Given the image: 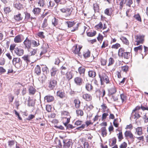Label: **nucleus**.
I'll return each instance as SVG.
<instances>
[{
    "label": "nucleus",
    "instance_id": "obj_28",
    "mask_svg": "<svg viewBox=\"0 0 148 148\" xmlns=\"http://www.w3.org/2000/svg\"><path fill=\"white\" fill-rule=\"evenodd\" d=\"M143 48V46L142 45L135 47L134 49V50L135 55L137 54L138 52V51H142Z\"/></svg>",
    "mask_w": 148,
    "mask_h": 148
},
{
    "label": "nucleus",
    "instance_id": "obj_44",
    "mask_svg": "<svg viewBox=\"0 0 148 148\" xmlns=\"http://www.w3.org/2000/svg\"><path fill=\"white\" fill-rule=\"evenodd\" d=\"M31 40V44H32L33 47H37L39 45V43L38 41H36L33 40Z\"/></svg>",
    "mask_w": 148,
    "mask_h": 148
},
{
    "label": "nucleus",
    "instance_id": "obj_56",
    "mask_svg": "<svg viewBox=\"0 0 148 148\" xmlns=\"http://www.w3.org/2000/svg\"><path fill=\"white\" fill-rule=\"evenodd\" d=\"M122 103H123L126 99V96L123 94H121L120 95Z\"/></svg>",
    "mask_w": 148,
    "mask_h": 148
},
{
    "label": "nucleus",
    "instance_id": "obj_4",
    "mask_svg": "<svg viewBox=\"0 0 148 148\" xmlns=\"http://www.w3.org/2000/svg\"><path fill=\"white\" fill-rule=\"evenodd\" d=\"M63 117V122L66 121L65 124L69 123L70 121L71 116L69 115V113L66 111H64L62 113Z\"/></svg>",
    "mask_w": 148,
    "mask_h": 148
},
{
    "label": "nucleus",
    "instance_id": "obj_64",
    "mask_svg": "<svg viewBox=\"0 0 148 148\" xmlns=\"http://www.w3.org/2000/svg\"><path fill=\"white\" fill-rule=\"evenodd\" d=\"M103 38V36L100 34H99L98 37H97V39L101 42L102 41Z\"/></svg>",
    "mask_w": 148,
    "mask_h": 148
},
{
    "label": "nucleus",
    "instance_id": "obj_25",
    "mask_svg": "<svg viewBox=\"0 0 148 148\" xmlns=\"http://www.w3.org/2000/svg\"><path fill=\"white\" fill-rule=\"evenodd\" d=\"M72 51L73 53L75 54H78L79 55L80 53L79 52V51H78L77 45H75L73 47Z\"/></svg>",
    "mask_w": 148,
    "mask_h": 148
},
{
    "label": "nucleus",
    "instance_id": "obj_19",
    "mask_svg": "<svg viewBox=\"0 0 148 148\" xmlns=\"http://www.w3.org/2000/svg\"><path fill=\"white\" fill-rule=\"evenodd\" d=\"M27 105L29 107H34L35 103V101L34 100L32 99L29 97L27 101Z\"/></svg>",
    "mask_w": 148,
    "mask_h": 148
},
{
    "label": "nucleus",
    "instance_id": "obj_45",
    "mask_svg": "<svg viewBox=\"0 0 148 148\" xmlns=\"http://www.w3.org/2000/svg\"><path fill=\"white\" fill-rule=\"evenodd\" d=\"M76 112L77 116H82L84 115L83 112L81 110H76Z\"/></svg>",
    "mask_w": 148,
    "mask_h": 148
},
{
    "label": "nucleus",
    "instance_id": "obj_27",
    "mask_svg": "<svg viewBox=\"0 0 148 148\" xmlns=\"http://www.w3.org/2000/svg\"><path fill=\"white\" fill-rule=\"evenodd\" d=\"M85 88L86 90L88 91H91L93 88V86H92L91 84L89 83L86 84L85 86Z\"/></svg>",
    "mask_w": 148,
    "mask_h": 148
},
{
    "label": "nucleus",
    "instance_id": "obj_5",
    "mask_svg": "<svg viewBox=\"0 0 148 148\" xmlns=\"http://www.w3.org/2000/svg\"><path fill=\"white\" fill-rule=\"evenodd\" d=\"M32 40H30L28 37H27L23 42V44L25 45V48L27 49L28 51L31 47Z\"/></svg>",
    "mask_w": 148,
    "mask_h": 148
},
{
    "label": "nucleus",
    "instance_id": "obj_59",
    "mask_svg": "<svg viewBox=\"0 0 148 148\" xmlns=\"http://www.w3.org/2000/svg\"><path fill=\"white\" fill-rule=\"evenodd\" d=\"M96 34V31H94L93 32H89L87 34V36L89 37H92L95 36Z\"/></svg>",
    "mask_w": 148,
    "mask_h": 148
},
{
    "label": "nucleus",
    "instance_id": "obj_20",
    "mask_svg": "<svg viewBox=\"0 0 148 148\" xmlns=\"http://www.w3.org/2000/svg\"><path fill=\"white\" fill-rule=\"evenodd\" d=\"M82 79L79 77H77L74 79L75 83L78 85H81L82 84Z\"/></svg>",
    "mask_w": 148,
    "mask_h": 148
},
{
    "label": "nucleus",
    "instance_id": "obj_58",
    "mask_svg": "<svg viewBox=\"0 0 148 148\" xmlns=\"http://www.w3.org/2000/svg\"><path fill=\"white\" fill-rule=\"evenodd\" d=\"M93 9L95 12L98 11L99 7L97 3H95L93 4Z\"/></svg>",
    "mask_w": 148,
    "mask_h": 148
},
{
    "label": "nucleus",
    "instance_id": "obj_40",
    "mask_svg": "<svg viewBox=\"0 0 148 148\" xmlns=\"http://www.w3.org/2000/svg\"><path fill=\"white\" fill-rule=\"evenodd\" d=\"M112 9L111 8L106 9L104 11L105 13L108 15L110 16L112 14Z\"/></svg>",
    "mask_w": 148,
    "mask_h": 148
},
{
    "label": "nucleus",
    "instance_id": "obj_18",
    "mask_svg": "<svg viewBox=\"0 0 148 148\" xmlns=\"http://www.w3.org/2000/svg\"><path fill=\"white\" fill-rule=\"evenodd\" d=\"M14 18L16 21H20L23 19V17L22 16L21 14L19 13L14 15Z\"/></svg>",
    "mask_w": 148,
    "mask_h": 148
},
{
    "label": "nucleus",
    "instance_id": "obj_23",
    "mask_svg": "<svg viewBox=\"0 0 148 148\" xmlns=\"http://www.w3.org/2000/svg\"><path fill=\"white\" fill-rule=\"evenodd\" d=\"M72 145V142L70 140H68L66 141V142L63 146V148H68Z\"/></svg>",
    "mask_w": 148,
    "mask_h": 148
},
{
    "label": "nucleus",
    "instance_id": "obj_29",
    "mask_svg": "<svg viewBox=\"0 0 148 148\" xmlns=\"http://www.w3.org/2000/svg\"><path fill=\"white\" fill-rule=\"evenodd\" d=\"M14 6L15 8L18 10H20L21 9L23 8V5L19 2H17L14 4Z\"/></svg>",
    "mask_w": 148,
    "mask_h": 148
},
{
    "label": "nucleus",
    "instance_id": "obj_47",
    "mask_svg": "<svg viewBox=\"0 0 148 148\" xmlns=\"http://www.w3.org/2000/svg\"><path fill=\"white\" fill-rule=\"evenodd\" d=\"M58 20L56 18H54L52 20V24L55 26H56L58 24Z\"/></svg>",
    "mask_w": 148,
    "mask_h": 148
},
{
    "label": "nucleus",
    "instance_id": "obj_52",
    "mask_svg": "<svg viewBox=\"0 0 148 148\" xmlns=\"http://www.w3.org/2000/svg\"><path fill=\"white\" fill-rule=\"evenodd\" d=\"M66 23L67 24L68 26L69 27H71L75 25V23L73 22L67 21Z\"/></svg>",
    "mask_w": 148,
    "mask_h": 148
},
{
    "label": "nucleus",
    "instance_id": "obj_38",
    "mask_svg": "<svg viewBox=\"0 0 148 148\" xmlns=\"http://www.w3.org/2000/svg\"><path fill=\"white\" fill-rule=\"evenodd\" d=\"M46 0H38V5L40 7H43L45 5L46 2Z\"/></svg>",
    "mask_w": 148,
    "mask_h": 148
},
{
    "label": "nucleus",
    "instance_id": "obj_17",
    "mask_svg": "<svg viewBox=\"0 0 148 148\" xmlns=\"http://www.w3.org/2000/svg\"><path fill=\"white\" fill-rule=\"evenodd\" d=\"M135 133L139 136H141L143 134L142 127H138L135 129Z\"/></svg>",
    "mask_w": 148,
    "mask_h": 148
},
{
    "label": "nucleus",
    "instance_id": "obj_32",
    "mask_svg": "<svg viewBox=\"0 0 148 148\" xmlns=\"http://www.w3.org/2000/svg\"><path fill=\"white\" fill-rule=\"evenodd\" d=\"M88 74L89 77L94 78L96 75V73L94 71L91 70L90 71L88 72Z\"/></svg>",
    "mask_w": 148,
    "mask_h": 148
},
{
    "label": "nucleus",
    "instance_id": "obj_51",
    "mask_svg": "<svg viewBox=\"0 0 148 148\" xmlns=\"http://www.w3.org/2000/svg\"><path fill=\"white\" fill-rule=\"evenodd\" d=\"M134 18L136 20H137L138 21L141 22V17L138 14H135L134 16Z\"/></svg>",
    "mask_w": 148,
    "mask_h": 148
},
{
    "label": "nucleus",
    "instance_id": "obj_34",
    "mask_svg": "<svg viewBox=\"0 0 148 148\" xmlns=\"http://www.w3.org/2000/svg\"><path fill=\"white\" fill-rule=\"evenodd\" d=\"M45 99L47 101V102H49L53 101L54 98L52 96H47L45 97Z\"/></svg>",
    "mask_w": 148,
    "mask_h": 148
},
{
    "label": "nucleus",
    "instance_id": "obj_9",
    "mask_svg": "<svg viewBox=\"0 0 148 148\" xmlns=\"http://www.w3.org/2000/svg\"><path fill=\"white\" fill-rule=\"evenodd\" d=\"M58 69L55 67H53L50 70L51 76L52 77L55 78L57 76V73L58 72Z\"/></svg>",
    "mask_w": 148,
    "mask_h": 148
},
{
    "label": "nucleus",
    "instance_id": "obj_42",
    "mask_svg": "<svg viewBox=\"0 0 148 148\" xmlns=\"http://www.w3.org/2000/svg\"><path fill=\"white\" fill-rule=\"evenodd\" d=\"M120 39L126 45H129V42L128 40L126 37L124 36H122L120 38Z\"/></svg>",
    "mask_w": 148,
    "mask_h": 148
},
{
    "label": "nucleus",
    "instance_id": "obj_39",
    "mask_svg": "<svg viewBox=\"0 0 148 148\" xmlns=\"http://www.w3.org/2000/svg\"><path fill=\"white\" fill-rule=\"evenodd\" d=\"M25 20L28 21H31L32 19V17H31V15L30 14L26 12L25 13Z\"/></svg>",
    "mask_w": 148,
    "mask_h": 148
},
{
    "label": "nucleus",
    "instance_id": "obj_1",
    "mask_svg": "<svg viewBox=\"0 0 148 148\" xmlns=\"http://www.w3.org/2000/svg\"><path fill=\"white\" fill-rule=\"evenodd\" d=\"M99 76L100 79L101 85H104L105 84H107L110 83V81L109 78L107 75L104 73H102L99 75Z\"/></svg>",
    "mask_w": 148,
    "mask_h": 148
},
{
    "label": "nucleus",
    "instance_id": "obj_15",
    "mask_svg": "<svg viewBox=\"0 0 148 148\" xmlns=\"http://www.w3.org/2000/svg\"><path fill=\"white\" fill-rule=\"evenodd\" d=\"M82 98L86 101H89L92 99V96L91 95L88 94H84L82 95Z\"/></svg>",
    "mask_w": 148,
    "mask_h": 148
},
{
    "label": "nucleus",
    "instance_id": "obj_3",
    "mask_svg": "<svg viewBox=\"0 0 148 148\" xmlns=\"http://www.w3.org/2000/svg\"><path fill=\"white\" fill-rule=\"evenodd\" d=\"M73 10V8L72 7L68 8L66 7H64L60 10V11L65 13V16L66 17L69 16L71 14V12Z\"/></svg>",
    "mask_w": 148,
    "mask_h": 148
},
{
    "label": "nucleus",
    "instance_id": "obj_35",
    "mask_svg": "<svg viewBox=\"0 0 148 148\" xmlns=\"http://www.w3.org/2000/svg\"><path fill=\"white\" fill-rule=\"evenodd\" d=\"M32 12L34 14L36 15H38L40 14V9L38 8H36L34 9Z\"/></svg>",
    "mask_w": 148,
    "mask_h": 148
},
{
    "label": "nucleus",
    "instance_id": "obj_6",
    "mask_svg": "<svg viewBox=\"0 0 148 148\" xmlns=\"http://www.w3.org/2000/svg\"><path fill=\"white\" fill-rule=\"evenodd\" d=\"M82 121H77L75 122V126H76V127L81 125L80 126L76 128V130H81L84 128L85 125V124H82Z\"/></svg>",
    "mask_w": 148,
    "mask_h": 148
},
{
    "label": "nucleus",
    "instance_id": "obj_62",
    "mask_svg": "<svg viewBox=\"0 0 148 148\" xmlns=\"http://www.w3.org/2000/svg\"><path fill=\"white\" fill-rule=\"evenodd\" d=\"M126 1V0H121V1L119 3L120 8H122L123 6V5L125 3Z\"/></svg>",
    "mask_w": 148,
    "mask_h": 148
},
{
    "label": "nucleus",
    "instance_id": "obj_26",
    "mask_svg": "<svg viewBox=\"0 0 148 148\" xmlns=\"http://www.w3.org/2000/svg\"><path fill=\"white\" fill-rule=\"evenodd\" d=\"M75 105V107L76 108H78L80 107V101L79 99H75L74 101Z\"/></svg>",
    "mask_w": 148,
    "mask_h": 148
},
{
    "label": "nucleus",
    "instance_id": "obj_57",
    "mask_svg": "<svg viewBox=\"0 0 148 148\" xmlns=\"http://www.w3.org/2000/svg\"><path fill=\"white\" fill-rule=\"evenodd\" d=\"M120 46H121V45L119 44L118 43H116L115 44L113 45L112 46L111 48L112 49H117Z\"/></svg>",
    "mask_w": 148,
    "mask_h": 148
},
{
    "label": "nucleus",
    "instance_id": "obj_14",
    "mask_svg": "<svg viewBox=\"0 0 148 148\" xmlns=\"http://www.w3.org/2000/svg\"><path fill=\"white\" fill-rule=\"evenodd\" d=\"M85 71V69L84 67L81 66L78 68V72L80 75L82 77H84V76Z\"/></svg>",
    "mask_w": 148,
    "mask_h": 148
},
{
    "label": "nucleus",
    "instance_id": "obj_10",
    "mask_svg": "<svg viewBox=\"0 0 148 148\" xmlns=\"http://www.w3.org/2000/svg\"><path fill=\"white\" fill-rule=\"evenodd\" d=\"M65 75L66 78L68 81H69L72 79L74 75L73 71H68L65 73Z\"/></svg>",
    "mask_w": 148,
    "mask_h": 148
},
{
    "label": "nucleus",
    "instance_id": "obj_33",
    "mask_svg": "<svg viewBox=\"0 0 148 148\" xmlns=\"http://www.w3.org/2000/svg\"><path fill=\"white\" fill-rule=\"evenodd\" d=\"M66 121L63 122V123L64 125L66 127V129L70 130V129H72L76 127V126H73V125L69 124H68V123H67L66 124H65Z\"/></svg>",
    "mask_w": 148,
    "mask_h": 148
},
{
    "label": "nucleus",
    "instance_id": "obj_12",
    "mask_svg": "<svg viewBox=\"0 0 148 148\" xmlns=\"http://www.w3.org/2000/svg\"><path fill=\"white\" fill-rule=\"evenodd\" d=\"M140 116L139 114L138 111H136L133 110L131 114V117L136 120L139 118Z\"/></svg>",
    "mask_w": 148,
    "mask_h": 148
},
{
    "label": "nucleus",
    "instance_id": "obj_13",
    "mask_svg": "<svg viewBox=\"0 0 148 148\" xmlns=\"http://www.w3.org/2000/svg\"><path fill=\"white\" fill-rule=\"evenodd\" d=\"M14 51L16 54L19 56H21L23 54V50L21 48L16 47L15 48Z\"/></svg>",
    "mask_w": 148,
    "mask_h": 148
},
{
    "label": "nucleus",
    "instance_id": "obj_16",
    "mask_svg": "<svg viewBox=\"0 0 148 148\" xmlns=\"http://www.w3.org/2000/svg\"><path fill=\"white\" fill-rule=\"evenodd\" d=\"M125 135L126 137H129L132 140L134 139L133 135L130 131H126L125 133Z\"/></svg>",
    "mask_w": 148,
    "mask_h": 148
},
{
    "label": "nucleus",
    "instance_id": "obj_63",
    "mask_svg": "<svg viewBox=\"0 0 148 148\" xmlns=\"http://www.w3.org/2000/svg\"><path fill=\"white\" fill-rule=\"evenodd\" d=\"M128 66H125L122 67V70L124 72H126L128 70Z\"/></svg>",
    "mask_w": 148,
    "mask_h": 148
},
{
    "label": "nucleus",
    "instance_id": "obj_61",
    "mask_svg": "<svg viewBox=\"0 0 148 148\" xmlns=\"http://www.w3.org/2000/svg\"><path fill=\"white\" fill-rule=\"evenodd\" d=\"M103 27V24L101 22H100L98 25L95 26V27L98 29H101Z\"/></svg>",
    "mask_w": 148,
    "mask_h": 148
},
{
    "label": "nucleus",
    "instance_id": "obj_36",
    "mask_svg": "<svg viewBox=\"0 0 148 148\" xmlns=\"http://www.w3.org/2000/svg\"><path fill=\"white\" fill-rule=\"evenodd\" d=\"M46 47H44V46L42 47V50L41 51L40 54V56H42L43 54L46 53L47 52V48L49 47V45L47 44V45H45Z\"/></svg>",
    "mask_w": 148,
    "mask_h": 148
},
{
    "label": "nucleus",
    "instance_id": "obj_46",
    "mask_svg": "<svg viewBox=\"0 0 148 148\" xmlns=\"http://www.w3.org/2000/svg\"><path fill=\"white\" fill-rule=\"evenodd\" d=\"M42 71L44 74H47L49 72L48 68L46 66H44L42 68Z\"/></svg>",
    "mask_w": 148,
    "mask_h": 148
},
{
    "label": "nucleus",
    "instance_id": "obj_30",
    "mask_svg": "<svg viewBox=\"0 0 148 148\" xmlns=\"http://www.w3.org/2000/svg\"><path fill=\"white\" fill-rule=\"evenodd\" d=\"M90 52L88 50L83 52V56L85 59L89 57L90 56Z\"/></svg>",
    "mask_w": 148,
    "mask_h": 148
},
{
    "label": "nucleus",
    "instance_id": "obj_31",
    "mask_svg": "<svg viewBox=\"0 0 148 148\" xmlns=\"http://www.w3.org/2000/svg\"><path fill=\"white\" fill-rule=\"evenodd\" d=\"M108 92L109 94L112 95L116 92V89L115 87L114 86L110 89L108 90Z\"/></svg>",
    "mask_w": 148,
    "mask_h": 148
},
{
    "label": "nucleus",
    "instance_id": "obj_53",
    "mask_svg": "<svg viewBox=\"0 0 148 148\" xmlns=\"http://www.w3.org/2000/svg\"><path fill=\"white\" fill-rule=\"evenodd\" d=\"M29 51H30L29 53V56L34 55L37 52V50L35 49H33L32 51H30L29 50Z\"/></svg>",
    "mask_w": 148,
    "mask_h": 148
},
{
    "label": "nucleus",
    "instance_id": "obj_49",
    "mask_svg": "<svg viewBox=\"0 0 148 148\" xmlns=\"http://www.w3.org/2000/svg\"><path fill=\"white\" fill-rule=\"evenodd\" d=\"M57 95L60 97L61 98H63L64 97V92L60 91H58L57 92Z\"/></svg>",
    "mask_w": 148,
    "mask_h": 148
},
{
    "label": "nucleus",
    "instance_id": "obj_37",
    "mask_svg": "<svg viewBox=\"0 0 148 148\" xmlns=\"http://www.w3.org/2000/svg\"><path fill=\"white\" fill-rule=\"evenodd\" d=\"M29 92L30 94L34 95L36 92V89L32 86L29 87Z\"/></svg>",
    "mask_w": 148,
    "mask_h": 148
},
{
    "label": "nucleus",
    "instance_id": "obj_41",
    "mask_svg": "<svg viewBox=\"0 0 148 148\" xmlns=\"http://www.w3.org/2000/svg\"><path fill=\"white\" fill-rule=\"evenodd\" d=\"M47 18H45L43 21L41 27L43 29L45 28L46 29V27H47Z\"/></svg>",
    "mask_w": 148,
    "mask_h": 148
},
{
    "label": "nucleus",
    "instance_id": "obj_7",
    "mask_svg": "<svg viewBox=\"0 0 148 148\" xmlns=\"http://www.w3.org/2000/svg\"><path fill=\"white\" fill-rule=\"evenodd\" d=\"M57 84V81L54 80H51L49 82L48 87L50 90H52L56 86Z\"/></svg>",
    "mask_w": 148,
    "mask_h": 148
},
{
    "label": "nucleus",
    "instance_id": "obj_50",
    "mask_svg": "<svg viewBox=\"0 0 148 148\" xmlns=\"http://www.w3.org/2000/svg\"><path fill=\"white\" fill-rule=\"evenodd\" d=\"M22 58L28 64L30 62L29 56L28 55H25Z\"/></svg>",
    "mask_w": 148,
    "mask_h": 148
},
{
    "label": "nucleus",
    "instance_id": "obj_21",
    "mask_svg": "<svg viewBox=\"0 0 148 148\" xmlns=\"http://www.w3.org/2000/svg\"><path fill=\"white\" fill-rule=\"evenodd\" d=\"M67 66H66L64 65H63L61 67L60 70L62 75H64L68 72Z\"/></svg>",
    "mask_w": 148,
    "mask_h": 148
},
{
    "label": "nucleus",
    "instance_id": "obj_22",
    "mask_svg": "<svg viewBox=\"0 0 148 148\" xmlns=\"http://www.w3.org/2000/svg\"><path fill=\"white\" fill-rule=\"evenodd\" d=\"M34 73L37 75H39L41 74V70L40 66L37 65L34 69Z\"/></svg>",
    "mask_w": 148,
    "mask_h": 148
},
{
    "label": "nucleus",
    "instance_id": "obj_43",
    "mask_svg": "<svg viewBox=\"0 0 148 148\" xmlns=\"http://www.w3.org/2000/svg\"><path fill=\"white\" fill-rule=\"evenodd\" d=\"M101 131L102 133V136L104 137L107 135V132L106 128L105 127H103L101 129Z\"/></svg>",
    "mask_w": 148,
    "mask_h": 148
},
{
    "label": "nucleus",
    "instance_id": "obj_2",
    "mask_svg": "<svg viewBox=\"0 0 148 148\" xmlns=\"http://www.w3.org/2000/svg\"><path fill=\"white\" fill-rule=\"evenodd\" d=\"M118 55L119 57H123L124 58L128 59L130 56L129 52H125L124 49L120 48L119 50Z\"/></svg>",
    "mask_w": 148,
    "mask_h": 148
},
{
    "label": "nucleus",
    "instance_id": "obj_48",
    "mask_svg": "<svg viewBox=\"0 0 148 148\" xmlns=\"http://www.w3.org/2000/svg\"><path fill=\"white\" fill-rule=\"evenodd\" d=\"M54 1L57 4L59 3L60 4H64L66 2V0H54Z\"/></svg>",
    "mask_w": 148,
    "mask_h": 148
},
{
    "label": "nucleus",
    "instance_id": "obj_60",
    "mask_svg": "<svg viewBox=\"0 0 148 148\" xmlns=\"http://www.w3.org/2000/svg\"><path fill=\"white\" fill-rule=\"evenodd\" d=\"M109 62L108 64V66L112 64L114 62V60L113 58H110L109 60Z\"/></svg>",
    "mask_w": 148,
    "mask_h": 148
},
{
    "label": "nucleus",
    "instance_id": "obj_55",
    "mask_svg": "<svg viewBox=\"0 0 148 148\" xmlns=\"http://www.w3.org/2000/svg\"><path fill=\"white\" fill-rule=\"evenodd\" d=\"M108 41L106 40L103 41L102 45L101 46L102 48H104L108 46Z\"/></svg>",
    "mask_w": 148,
    "mask_h": 148
},
{
    "label": "nucleus",
    "instance_id": "obj_8",
    "mask_svg": "<svg viewBox=\"0 0 148 148\" xmlns=\"http://www.w3.org/2000/svg\"><path fill=\"white\" fill-rule=\"evenodd\" d=\"M136 45H138L140 44H142L143 42L144 39V36H136Z\"/></svg>",
    "mask_w": 148,
    "mask_h": 148
},
{
    "label": "nucleus",
    "instance_id": "obj_54",
    "mask_svg": "<svg viewBox=\"0 0 148 148\" xmlns=\"http://www.w3.org/2000/svg\"><path fill=\"white\" fill-rule=\"evenodd\" d=\"M4 11L5 13L6 14H7L10 12L11 10L10 7H6L4 8Z\"/></svg>",
    "mask_w": 148,
    "mask_h": 148
},
{
    "label": "nucleus",
    "instance_id": "obj_24",
    "mask_svg": "<svg viewBox=\"0 0 148 148\" xmlns=\"http://www.w3.org/2000/svg\"><path fill=\"white\" fill-rule=\"evenodd\" d=\"M21 61V60L19 58H14L12 60L13 64L16 66V64L18 63L19 64Z\"/></svg>",
    "mask_w": 148,
    "mask_h": 148
},
{
    "label": "nucleus",
    "instance_id": "obj_11",
    "mask_svg": "<svg viewBox=\"0 0 148 148\" xmlns=\"http://www.w3.org/2000/svg\"><path fill=\"white\" fill-rule=\"evenodd\" d=\"M23 36L21 35H18L16 36L14 39V41L16 43H19L21 42L23 40Z\"/></svg>",
    "mask_w": 148,
    "mask_h": 148
}]
</instances>
